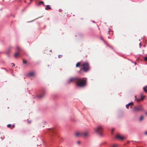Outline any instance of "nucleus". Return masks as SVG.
I'll return each mask as SVG.
<instances>
[{"instance_id": "20e7f679", "label": "nucleus", "mask_w": 147, "mask_h": 147, "mask_svg": "<svg viewBox=\"0 0 147 147\" xmlns=\"http://www.w3.org/2000/svg\"><path fill=\"white\" fill-rule=\"evenodd\" d=\"M95 132L99 135H101L102 134L103 129L101 126H98L94 128Z\"/></svg>"}, {"instance_id": "5701e85b", "label": "nucleus", "mask_w": 147, "mask_h": 147, "mask_svg": "<svg viewBox=\"0 0 147 147\" xmlns=\"http://www.w3.org/2000/svg\"><path fill=\"white\" fill-rule=\"evenodd\" d=\"M129 105H133V102H131L129 103Z\"/></svg>"}, {"instance_id": "473e14b6", "label": "nucleus", "mask_w": 147, "mask_h": 147, "mask_svg": "<svg viewBox=\"0 0 147 147\" xmlns=\"http://www.w3.org/2000/svg\"><path fill=\"white\" fill-rule=\"evenodd\" d=\"M12 126H13V127H15V126L14 125H13Z\"/></svg>"}, {"instance_id": "6ab92c4d", "label": "nucleus", "mask_w": 147, "mask_h": 147, "mask_svg": "<svg viewBox=\"0 0 147 147\" xmlns=\"http://www.w3.org/2000/svg\"><path fill=\"white\" fill-rule=\"evenodd\" d=\"M143 116H141L139 119V121H141L143 119Z\"/></svg>"}, {"instance_id": "ddd939ff", "label": "nucleus", "mask_w": 147, "mask_h": 147, "mask_svg": "<svg viewBox=\"0 0 147 147\" xmlns=\"http://www.w3.org/2000/svg\"><path fill=\"white\" fill-rule=\"evenodd\" d=\"M16 48L18 51H20L21 50V49L19 46H17Z\"/></svg>"}, {"instance_id": "1a4fd4ad", "label": "nucleus", "mask_w": 147, "mask_h": 147, "mask_svg": "<svg viewBox=\"0 0 147 147\" xmlns=\"http://www.w3.org/2000/svg\"><path fill=\"white\" fill-rule=\"evenodd\" d=\"M81 132L79 133V132H76L75 134V136L76 137H78L80 136H82V134H81Z\"/></svg>"}, {"instance_id": "4be33fe9", "label": "nucleus", "mask_w": 147, "mask_h": 147, "mask_svg": "<svg viewBox=\"0 0 147 147\" xmlns=\"http://www.w3.org/2000/svg\"><path fill=\"white\" fill-rule=\"evenodd\" d=\"M144 60L145 61H147V56L144 58Z\"/></svg>"}, {"instance_id": "7c9ffc66", "label": "nucleus", "mask_w": 147, "mask_h": 147, "mask_svg": "<svg viewBox=\"0 0 147 147\" xmlns=\"http://www.w3.org/2000/svg\"><path fill=\"white\" fill-rule=\"evenodd\" d=\"M12 64L13 65V66H15V64H14V63H12Z\"/></svg>"}, {"instance_id": "4468645a", "label": "nucleus", "mask_w": 147, "mask_h": 147, "mask_svg": "<svg viewBox=\"0 0 147 147\" xmlns=\"http://www.w3.org/2000/svg\"><path fill=\"white\" fill-rule=\"evenodd\" d=\"M80 62H78L77 63L76 65V67H80Z\"/></svg>"}, {"instance_id": "7ed1b4c3", "label": "nucleus", "mask_w": 147, "mask_h": 147, "mask_svg": "<svg viewBox=\"0 0 147 147\" xmlns=\"http://www.w3.org/2000/svg\"><path fill=\"white\" fill-rule=\"evenodd\" d=\"M132 111L134 112H138L140 111H144V109L142 105H140L138 106L134 107Z\"/></svg>"}, {"instance_id": "c756f323", "label": "nucleus", "mask_w": 147, "mask_h": 147, "mask_svg": "<svg viewBox=\"0 0 147 147\" xmlns=\"http://www.w3.org/2000/svg\"><path fill=\"white\" fill-rule=\"evenodd\" d=\"M145 113L146 115H147V112L146 111V112H145Z\"/></svg>"}, {"instance_id": "2f4dec72", "label": "nucleus", "mask_w": 147, "mask_h": 147, "mask_svg": "<svg viewBox=\"0 0 147 147\" xmlns=\"http://www.w3.org/2000/svg\"><path fill=\"white\" fill-rule=\"evenodd\" d=\"M80 143V141L78 142V143L79 144Z\"/></svg>"}, {"instance_id": "9b49d317", "label": "nucleus", "mask_w": 147, "mask_h": 147, "mask_svg": "<svg viewBox=\"0 0 147 147\" xmlns=\"http://www.w3.org/2000/svg\"><path fill=\"white\" fill-rule=\"evenodd\" d=\"M34 75V73L33 72H31L28 74V75L30 76H32Z\"/></svg>"}, {"instance_id": "39448f33", "label": "nucleus", "mask_w": 147, "mask_h": 147, "mask_svg": "<svg viewBox=\"0 0 147 147\" xmlns=\"http://www.w3.org/2000/svg\"><path fill=\"white\" fill-rule=\"evenodd\" d=\"M78 78V77H72L70 78L69 79L67 80V83L69 84L71 82H74L76 84Z\"/></svg>"}, {"instance_id": "f704fd0d", "label": "nucleus", "mask_w": 147, "mask_h": 147, "mask_svg": "<svg viewBox=\"0 0 147 147\" xmlns=\"http://www.w3.org/2000/svg\"><path fill=\"white\" fill-rule=\"evenodd\" d=\"M50 51L51 52H52V50H50Z\"/></svg>"}, {"instance_id": "f257e3e1", "label": "nucleus", "mask_w": 147, "mask_h": 147, "mask_svg": "<svg viewBox=\"0 0 147 147\" xmlns=\"http://www.w3.org/2000/svg\"><path fill=\"white\" fill-rule=\"evenodd\" d=\"M87 83V78L78 77L76 83V85L78 86L81 88L84 87L86 86Z\"/></svg>"}, {"instance_id": "393cba45", "label": "nucleus", "mask_w": 147, "mask_h": 147, "mask_svg": "<svg viewBox=\"0 0 147 147\" xmlns=\"http://www.w3.org/2000/svg\"><path fill=\"white\" fill-rule=\"evenodd\" d=\"M7 126L8 127H10L11 126V125L10 124H8L7 125Z\"/></svg>"}, {"instance_id": "6e6552de", "label": "nucleus", "mask_w": 147, "mask_h": 147, "mask_svg": "<svg viewBox=\"0 0 147 147\" xmlns=\"http://www.w3.org/2000/svg\"><path fill=\"white\" fill-rule=\"evenodd\" d=\"M81 134H82V136H83L84 137H88L89 136V133L87 131L81 132Z\"/></svg>"}, {"instance_id": "0eeeda50", "label": "nucleus", "mask_w": 147, "mask_h": 147, "mask_svg": "<svg viewBox=\"0 0 147 147\" xmlns=\"http://www.w3.org/2000/svg\"><path fill=\"white\" fill-rule=\"evenodd\" d=\"M116 138L119 139L120 140H122L126 139V137L125 136H122L120 135L117 134L116 136Z\"/></svg>"}, {"instance_id": "bb28decb", "label": "nucleus", "mask_w": 147, "mask_h": 147, "mask_svg": "<svg viewBox=\"0 0 147 147\" xmlns=\"http://www.w3.org/2000/svg\"><path fill=\"white\" fill-rule=\"evenodd\" d=\"M117 145H113L112 146V147H116Z\"/></svg>"}, {"instance_id": "aec40b11", "label": "nucleus", "mask_w": 147, "mask_h": 147, "mask_svg": "<svg viewBox=\"0 0 147 147\" xmlns=\"http://www.w3.org/2000/svg\"><path fill=\"white\" fill-rule=\"evenodd\" d=\"M23 63L24 64H25L27 63L26 61L24 59H23Z\"/></svg>"}, {"instance_id": "c85d7f7f", "label": "nucleus", "mask_w": 147, "mask_h": 147, "mask_svg": "<svg viewBox=\"0 0 147 147\" xmlns=\"http://www.w3.org/2000/svg\"><path fill=\"white\" fill-rule=\"evenodd\" d=\"M101 39L103 41H104V40H103V39L102 38V37H101Z\"/></svg>"}, {"instance_id": "a878e982", "label": "nucleus", "mask_w": 147, "mask_h": 147, "mask_svg": "<svg viewBox=\"0 0 147 147\" xmlns=\"http://www.w3.org/2000/svg\"><path fill=\"white\" fill-rule=\"evenodd\" d=\"M129 106H128V105H126V108L127 109H129Z\"/></svg>"}, {"instance_id": "a211bd4d", "label": "nucleus", "mask_w": 147, "mask_h": 147, "mask_svg": "<svg viewBox=\"0 0 147 147\" xmlns=\"http://www.w3.org/2000/svg\"><path fill=\"white\" fill-rule=\"evenodd\" d=\"M51 8L50 7H49V5H48L47 6V7H45V9L46 10H48L49 9H50Z\"/></svg>"}, {"instance_id": "f03ea898", "label": "nucleus", "mask_w": 147, "mask_h": 147, "mask_svg": "<svg viewBox=\"0 0 147 147\" xmlns=\"http://www.w3.org/2000/svg\"><path fill=\"white\" fill-rule=\"evenodd\" d=\"M81 67H82L79 71V73L80 74L82 70H83L84 72H86L89 71L90 69L89 65L88 63L87 62L83 63Z\"/></svg>"}, {"instance_id": "b1692460", "label": "nucleus", "mask_w": 147, "mask_h": 147, "mask_svg": "<svg viewBox=\"0 0 147 147\" xmlns=\"http://www.w3.org/2000/svg\"><path fill=\"white\" fill-rule=\"evenodd\" d=\"M62 57V55H58V57L59 58H61V57Z\"/></svg>"}, {"instance_id": "2eb2a0df", "label": "nucleus", "mask_w": 147, "mask_h": 147, "mask_svg": "<svg viewBox=\"0 0 147 147\" xmlns=\"http://www.w3.org/2000/svg\"><path fill=\"white\" fill-rule=\"evenodd\" d=\"M49 132L52 133H53L54 132V131L52 129H49Z\"/></svg>"}, {"instance_id": "dca6fc26", "label": "nucleus", "mask_w": 147, "mask_h": 147, "mask_svg": "<svg viewBox=\"0 0 147 147\" xmlns=\"http://www.w3.org/2000/svg\"><path fill=\"white\" fill-rule=\"evenodd\" d=\"M147 88V86H146V87H144L143 89L146 92H147V90L146 89V88Z\"/></svg>"}, {"instance_id": "423d86ee", "label": "nucleus", "mask_w": 147, "mask_h": 147, "mask_svg": "<svg viewBox=\"0 0 147 147\" xmlns=\"http://www.w3.org/2000/svg\"><path fill=\"white\" fill-rule=\"evenodd\" d=\"M46 92L45 91H44L42 93V94L37 95V97H38L40 98H43L46 95Z\"/></svg>"}, {"instance_id": "412c9836", "label": "nucleus", "mask_w": 147, "mask_h": 147, "mask_svg": "<svg viewBox=\"0 0 147 147\" xmlns=\"http://www.w3.org/2000/svg\"><path fill=\"white\" fill-rule=\"evenodd\" d=\"M39 4H44V2L43 1H40L39 2Z\"/></svg>"}, {"instance_id": "cd10ccee", "label": "nucleus", "mask_w": 147, "mask_h": 147, "mask_svg": "<svg viewBox=\"0 0 147 147\" xmlns=\"http://www.w3.org/2000/svg\"><path fill=\"white\" fill-rule=\"evenodd\" d=\"M144 134L146 135H147V131H146L144 133Z\"/></svg>"}, {"instance_id": "72a5a7b5", "label": "nucleus", "mask_w": 147, "mask_h": 147, "mask_svg": "<svg viewBox=\"0 0 147 147\" xmlns=\"http://www.w3.org/2000/svg\"><path fill=\"white\" fill-rule=\"evenodd\" d=\"M128 106H129L130 105H129V103H128V104H127Z\"/></svg>"}, {"instance_id": "f8f14e48", "label": "nucleus", "mask_w": 147, "mask_h": 147, "mask_svg": "<svg viewBox=\"0 0 147 147\" xmlns=\"http://www.w3.org/2000/svg\"><path fill=\"white\" fill-rule=\"evenodd\" d=\"M140 96L141 98V100H143L144 98L145 97V96L143 95L142 94H141V95H140Z\"/></svg>"}, {"instance_id": "c9c22d12", "label": "nucleus", "mask_w": 147, "mask_h": 147, "mask_svg": "<svg viewBox=\"0 0 147 147\" xmlns=\"http://www.w3.org/2000/svg\"><path fill=\"white\" fill-rule=\"evenodd\" d=\"M113 130H114V129H112V131H113Z\"/></svg>"}, {"instance_id": "9d476101", "label": "nucleus", "mask_w": 147, "mask_h": 147, "mask_svg": "<svg viewBox=\"0 0 147 147\" xmlns=\"http://www.w3.org/2000/svg\"><path fill=\"white\" fill-rule=\"evenodd\" d=\"M20 54L19 52L16 53L14 55V57H17L19 56Z\"/></svg>"}, {"instance_id": "f3484780", "label": "nucleus", "mask_w": 147, "mask_h": 147, "mask_svg": "<svg viewBox=\"0 0 147 147\" xmlns=\"http://www.w3.org/2000/svg\"><path fill=\"white\" fill-rule=\"evenodd\" d=\"M135 99L136 100V101H137V102H139L140 101V100H141V99H137L136 98V96H135Z\"/></svg>"}]
</instances>
